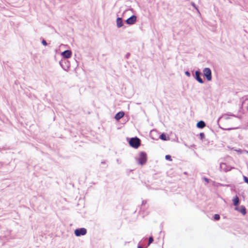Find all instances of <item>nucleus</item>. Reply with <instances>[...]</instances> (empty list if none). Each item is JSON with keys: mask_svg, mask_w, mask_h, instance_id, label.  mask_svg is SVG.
Instances as JSON below:
<instances>
[{"mask_svg": "<svg viewBox=\"0 0 248 248\" xmlns=\"http://www.w3.org/2000/svg\"><path fill=\"white\" fill-rule=\"evenodd\" d=\"M236 128H227V129H225L226 130H231L232 129H236Z\"/></svg>", "mask_w": 248, "mask_h": 248, "instance_id": "obj_27", "label": "nucleus"}, {"mask_svg": "<svg viewBox=\"0 0 248 248\" xmlns=\"http://www.w3.org/2000/svg\"><path fill=\"white\" fill-rule=\"evenodd\" d=\"M127 141L130 146L134 149H138L141 144V140L137 137L127 138Z\"/></svg>", "mask_w": 248, "mask_h": 248, "instance_id": "obj_1", "label": "nucleus"}, {"mask_svg": "<svg viewBox=\"0 0 248 248\" xmlns=\"http://www.w3.org/2000/svg\"><path fill=\"white\" fill-rule=\"evenodd\" d=\"M87 232V230L84 228H78L74 231V234L77 237L84 235Z\"/></svg>", "mask_w": 248, "mask_h": 248, "instance_id": "obj_5", "label": "nucleus"}, {"mask_svg": "<svg viewBox=\"0 0 248 248\" xmlns=\"http://www.w3.org/2000/svg\"><path fill=\"white\" fill-rule=\"evenodd\" d=\"M137 17L136 16L133 15L130 17L128 18L126 20L125 22L128 25H133L137 21Z\"/></svg>", "mask_w": 248, "mask_h": 248, "instance_id": "obj_7", "label": "nucleus"}, {"mask_svg": "<svg viewBox=\"0 0 248 248\" xmlns=\"http://www.w3.org/2000/svg\"><path fill=\"white\" fill-rule=\"evenodd\" d=\"M192 6L194 7L196 9L198 10L197 7L196 6L195 3L193 2H191Z\"/></svg>", "mask_w": 248, "mask_h": 248, "instance_id": "obj_25", "label": "nucleus"}, {"mask_svg": "<svg viewBox=\"0 0 248 248\" xmlns=\"http://www.w3.org/2000/svg\"><path fill=\"white\" fill-rule=\"evenodd\" d=\"M130 56V53L129 52L127 53L125 56V59H128L129 58Z\"/></svg>", "mask_w": 248, "mask_h": 248, "instance_id": "obj_24", "label": "nucleus"}, {"mask_svg": "<svg viewBox=\"0 0 248 248\" xmlns=\"http://www.w3.org/2000/svg\"><path fill=\"white\" fill-rule=\"evenodd\" d=\"M101 163L102 164H106V161L105 160L102 161Z\"/></svg>", "mask_w": 248, "mask_h": 248, "instance_id": "obj_29", "label": "nucleus"}, {"mask_svg": "<svg viewBox=\"0 0 248 248\" xmlns=\"http://www.w3.org/2000/svg\"><path fill=\"white\" fill-rule=\"evenodd\" d=\"M138 163L141 165H144L147 161V154L143 151L139 153V157L137 159Z\"/></svg>", "mask_w": 248, "mask_h": 248, "instance_id": "obj_2", "label": "nucleus"}, {"mask_svg": "<svg viewBox=\"0 0 248 248\" xmlns=\"http://www.w3.org/2000/svg\"><path fill=\"white\" fill-rule=\"evenodd\" d=\"M72 51L71 50H66L61 53V55L64 59L67 60L72 56Z\"/></svg>", "mask_w": 248, "mask_h": 248, "instance_id": "obj_8", "label": "nucleus"}, {"mask_svg": "<svg viewBox=\"0 0 248 248\" xmlns=\"http://www.w3.org/2000/svg\"><path fill=\"white\" fill-rule=\"evenodd\" d=\"M146 203H147V201H146V200H143V201H142V204H141V207H142V206H143V205H145V204H146ZM141 207H140V209H141Z\"/></svg>", "mask_w": 248, "mask_h": 248, "instance_id": "obj_23", "label": "nucleus"}, {"mask_svg": "<svg viewBox=\"0 0 248 248\" xmlns=\"http://www.w3.org/2000/svg\"><path fill=\"white\" fill-rule=\"evenodd\" d=\"M3 163L0 162V167H2L3 166Z\"/></svg>", "mask_w": 248, "mask_h": 248, "instance_id": "obj_31", "label": "nucleus"}, {"mask_svg": "<svg viewBox=\"0 0 248 248\" xmlns=\"http://www.w3.org/2000/svg\"><path fill=\"white\" fill-rule=\"evenodd\" d=\"M220 168L221 169L223 170L225 172L231 170L232 169H235L234 167H231L227 165L225 163H221L220 164Z\"/></svg>", "mask_w": 248, "mask_h": 248, "instance_id": "obj_9", "label": "nucleus"}, {"mask_svg": "<svg viewBox=\"0 0 248 248\" xmlns=\"http://www.w3.org/2000/svg\"><path fill=\"white\" fill-rule=\"evenodd\" d=\"M59 63L62 68L65 71H67L70 68V62L67 60H62L60 61Z\"/></svg>", "mask_w": 248, "mask_h": 248, "instance_id": "obj_6", "label": "nucleus"}, {"mask_svg": "<svg viewBox=\"0 0 248 248\" xmlns=\"http://www.w3.org/2000/svg\"><path fill=\"white\" fill-rule=\"evenodd\" d=\"M154 241V238L152 236H151L149 237L148 242L147 244V246H149L151 243H152Z\"/></svg>", "mask_w": 248, "mask_h": 248, "instance_id": "obj_16", "label": "nucleus"}, {"mask_svg": "<svg viewBox=\"0 0 248 248\" xmlns=\"http://www.w3.org/2000/svg\"><path fill=\"white\" fill-rule=\"evenodd\" d=\"M232 201L233 205L235 207H237L240 204V200L237 195H235V196L233 198Z\"/></svg>", "mask_w": 248, "mask_h": 248, "instance_id": "obj_12", "label": "nucleus"}, {"mask_svg": "<svg viewBox=\"0 0 248 248\" xmlns=\"http://www.w3.org/2000/svg\"><path fill=\"white\" fill-rule=\"evenodd\" d=\"M156 132V131H155H155H154V130L152 131L151 132V134H151V137H152V133H153V132Z\"/></svg>", "mask_w": 248, "mask_h": 248, "instance_id": "obj_30", "label": "nucleus"}, {"mask_svg": "<svg viewBox=\"0 0 248 248\" xmlns=\"http://www.w3.org/2000/svg\"><path fill=\"white\" fill-rule=\"evenodd\" d=\"M185 75L188 77H190L191 76L190 73L188 71H185Z\"/></svg>", "mask_w": 248, "mask_h": 248, "instance_id": "obj_22", "label": "nucleus"}, {"mask_svg": "<svg viewBox=\"0 0 248 248\" xmlns=\"http://www.w3.org/2000/svg\"><path fill=\"white\" fill-rule=\"evenodd\" d=\"M200 138L202 140H203L205 139V134L203 132H201L199 134Z\"/></svg>", "mask_w": 248, "mask_h": 248, "instance_id": "obj_18", "label": "nucleus"}, {"mask_svg": "<svg viewBox=\"0 0 248 248\" xmlns=\"http://www.w3.org/2000/svg\"><path fill=\"white\" fill-rule=\"evenodd\" d=\"M116 25L117 27L118 28H120L123 26L124 23L123 21V19L122 17H117L116 19Z\"/></svg>", "mask_w": 248, "mask_h": 248, "instance_id": "obj_13", "label": "nucleus"}, {"mask_svg": "<svg viewBox=\"0 0 248 248\" xmlns=\"http://www.w3.org/2000/svg\"><path fill=\"white\" fill-rule=\"evenodd\" d=\"M203 76L208 81H210L212 79V71L210 68L205 67L203 69Z\"/></svg>", "mask_w": 248, "mask_h": 248, "instance_id": "obj_3", "label": "nucleus"}, {"mask_svg": "<svg viewBox=\"0 0 248 248\" xmlns=\"http://www.w3.org/2000/svg\"><path fill=\"white\" fill-rule=\"evenodd\" d=\"M42 45L44 46H46L47 45V43L45 39H43L41 42Z\"/></svg>", "mask_w": 248, "mask_h": 248, "instance_id": "obj_21", "label": "nucleus"}, {"mask_svg": "<svg viewBox=\"0 0 248 248\" xmlns=\"http://www.w3.org/2000/svg\"><path fill=\"white\" fill-rule=\"evenodd\" d=\"M203 179L204 180V181L205 182H206L207 183H209V179L207 178H206V177H204Z\"/></svg>", "mask_w": 248, "mask_h": 248, "instance_id": "obj_26", "label": "nucleus"}, {"mask_svg": "<svg viewBox=\"0 0 248 248\" xmlns=\"http://www.w3.org/2000/svg\"><path fill=\"white\" fill-rule=\"evenodd\" d=\"M165 159L166 160H169V161H171L172 160L171 156L170 155H166L165 156Z\"/></svg>", "mask_w": 248, "mask_h": 248, "instance_id": "obj_19", "label": "nucleus"}, {"mask_svg": "<svg viewBox=\"0 0 248 248\" xmlns=\"http://www.w3.org/2000/svg\"><path fill=\"white\" fill-rule=\"evenodd\" d=\"M234 210L239 211L243 215H245L247 214V210L245 206L241 205L239 207H235L234 208Z\"/></svg>", "mask_w": 248, "mask_h": 248, "instance_id": "obj_10", "label": "nucleus"}, {"mask_svg": "<svg viewBox=\"0 0 248 248\" xmlns=\"http://www.w3.org/2000/svg\"><path fill=\"white\" fill-rule=\"evenodd\" d=\"M159 139L162 140L166 141L170 139L169 137L167 136L166 134L163 133L161 134L159 137Z\"/></svg>", "mask_w": 248, "mask_h": 248, "instance_id": "obj_15", "label": "nucleus"}, {"mask_svg": "<svg viewBox=\"0 0 248 248\" xmlns=\"http://www.w3.org/2000/svg\"><path fill=\"white\" fill-rule=\"evenodd\" d=\"M236 152H237L239 153H240V154L242 153V150L241 149H239V150H236Z\"/></svg>", "mask_w": 248, "mask_h": 248, "instance_id": "obj_28", "label": "nucleus"}, {"mask_svg": "<svg viewBox=\"0 0 248 248\" xmlns=\"http://www.w3.org/2000/svg\"><path fill=\"white\" fill-rule=\"evenodd\" d=\"M247 153L248 154V151H246Z\"/></svg>", "mask_w": 248, "mask_h": 248, "instance_id": "obj_32", "label": "nucleus"}, {"mask_svg": "<svg viewBox=\"0 0 248 248\" xmlns=\"http://www.w3.org/2000/svg\"><path fill=\"white\" fill-rule=\"evenodd\" d=\"M220 218V215L217 214H215L213 216L214 219L216 221L219 220Z\"/></svg>", "mask_w": 248, "mask_h": 248, "instance_id": "obj_17", "label": "nucleus"}, {"mask_svg": "<svg viewBox=\"0 0 248 248\" xmlns=\"http://www.w3.org/2000/svg\"><path fill=\"white\" fill-rule=\"evenodd\" d=\"M206 126V123L202 120L199 121L197 124L196 126L198 128L202 129Z\"/></svg>", "mask_w": 248, "mask_h": 248, "instance_id": "obj_14", "label": "nucleus"}, {"mask_svg": "<svg viewBox=\"0 0 248 248\" xmlns=\"http://www.w3.org/2000/svg\"><path fill=\"white\" fill-rule=\"evenodd\" d=\"M124 115V112L123 111H121L118 112H117L114 117V118L117 121L120 120L121 119H122Z\"/></svg>", "mask_w": 248, "mask_h": 248, "instance_id": "obj_11", "label": "nucleus"}, {"mask_svg": "<svg viewBox=\"0 0 248 248\" xmlns=\"http://www.w3.org/2000/svg\"><path fill=\"white\" fill-rule=\"evenodd\" d=\"M243 180L245 183L248 184V177L246 176H243Z\"/></svg>", "mask_w": 248, "mask_h": 248, "instance_id": "obj_20", "label": "nucleus"}, {"mask_svg": "<svg viewBox=\"0 0 248 248\" xmlns=\"http://www.w3.org/2000/svg\"><path fill=\"white\" fill-rule=\"evenodd\" d=\"M192 75H193L194 78L198 82H199L201 84H203L204 83L203 80L201 78V76H202V74L199 69L195 71L194 74L193 73Z\"/></svg>", "mask_w": 248, "mask_h": 248, "instance_id": "obj_4", "label": "nucleus"}]
</instances>
